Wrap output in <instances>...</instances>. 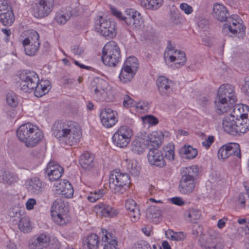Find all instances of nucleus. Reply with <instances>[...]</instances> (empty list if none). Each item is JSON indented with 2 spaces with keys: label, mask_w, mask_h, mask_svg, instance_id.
I'll list each match as a JSON object with an SVG mask.
<instances>
[{
  "label": "nucleus",
  "mask_w": 249,
  "mask_h": 249,
  "mask_svg": "<svg viewBox=\"0 0 249 249\" xmlns=\"http://www.w3.org/2000/svg\"><path fill=\"white\" fill-rule=\"evenodd\" d=\"M180 8L187 14H190L193 12L192 7L186 3H183L180 4Z\"/></svg>",
  "instance_id": "13d9d810"
},
{
  "label": "nucleus",
  "mask_w": 249,
  "mask_h": 249,
  "mask_svg": "<svg viewBox=\"0 0 249 249\" xmlns=\"http://www.w3.org/2000/svg\"><path fill=\"white\" fill-rule=\"evenodd\" d=\"M53 4L54 0H39L33 8V15L38 18L48 16L53 10Z\"/></svg>",
  "instance_id": "f8f14e48"
},
{
  "label": "nucleus",
  "mask_w": 249,
  "mask_h": 249,
  "mask_svg": "<svg viewBox=\"0 0 249 249\" xmlns=\"http://www.w3.org/2000/svg\"><path fill=\"white\" fill-rule=\"evenodd\" d=\"M162 3V0H142V5L144 6L146 8L156 10L158 9Z\"/></svg>",
  "instance_id": "58836bf2"
},
{
  "label": "nucleus",
  "mask_w": 249,
  "mask_h": 249,
  "mask_svg": "<svg viewBox=\"0 0 249 249\" xmlns=\"http://www.w3.org/2000/svg\"><path fill=\"white\" fill-rule=\"evenodd\" d=\"M103 195V191L101 190L95 191L94 193L91 192L90 195L88 196V199L91 202H94L99 199Z\"/></svg>",
  "instance_id": "09e8293b"
},
{
  "label": "nucleus",
  "mask_w": 249,
  "mask_h": 249,
  "mask_svg": "<svg viewBox=\"0 0 249 249\" xmlns=\"http://www.w3.org/2000/svg\"><path fill=\"white\" fill-rule=\"evenodd\" d=\"M52 131L60 143L70 146L76 144L81 136L79 124L72 121L55 122Z\"/></svg>",
  "instance_id": "7ed1b4c3"
},
{
  "label": "nucleus",
  "mask_w": 249,
  "mask_h": 249,
  "mask_svg": "<svg viewBox=\"0 0 249 249\" xmlns=\"http://www.w3.org/2000/svg\"><path fill=\"white\" fill-rule=\"evenodd\" d=\"M214 140L213 136H209L205 141L202 142V144L205 148L208 149L214 142Z\"/></svg>",
  "instance_id": "5fc2aeb1"
},
{
  "label": "nucleus",
  "mask_w": 249,
  "mask_h": 249,
  "mask_svg": "<svg viewBox=\"0 0 249 249\" xmlns=\"http://www.w3.org/2000/svg\"><path fill=\"white\" fill-rule=\"evenodd\" d=\"M130 178L126 173H121L115 170L109 176V188L114 194H121L129 187Z\"/></svg>",
  "instance_id": "0eeeda50"
},
{
  "label": "nucleus",
  "mask_w": 249,
  "mask_h": 249,
  "mask_svg": "<svg viewBox=\"0 0 249 249\" xmlns=\"http://www.w3.org/2000/svg\"><path fill=\"white\" fill-rule=\"evenodd\" d=\"M185 237V235L183 232H175L174 231V240L180 241L183 240Z\"/></svg>",
  "instance_id": "bf43d9fd"
},
{
  "label": "nucleus",
  "mask_w": 249,
  "mask_h": 249,
  "mask_svg": "<svg viewBox=\"0 0 249 249\" xmlns=\"http://www.w3.org/2000/svg\"><path fill=\"white\" fill-rule=\"evenodd\" d=\"M245 83L241 88L242 92L249 98V76H246L244 79Z\"/></svg>",
  "instance_id": "603ef678"
},
{
  "label": "nucleus",
  "mask_w": 249,
  "mask_h": 249,
  "mask_svg": "<svg viewBox=\"0 0 249 249\" xmlns=\"http://www.w3.org/2000/svg\"><path fill=\"white\" fill-rule=\"evenodd\" d=\"M55 190L66 198L73 196L74 190L71 184L67 180H58L54 184Z\"/></svg>",
  "instance_id": "412c9836"
},
{
  "label": "nucleus",
  "mask_w": 249,
  "mask_h": 249,
  "mask_svg": "<svg viewBox=\"0 0 249 249\" xmlns=\"http://www.w3.org/2000/svg\"><path fill=\"white\" fill-rule=\"evenodd\" d=\"M198 174V168L196 166L193 165L182 168L179 184V190L182 194H190L193 191Z\"/></svg>",
  "instance_id": "423d86ee"
},
{
  "label": "nucleus",
  "mask_w": 249,
  "mask_h": 249,
  "mask_svg": "<svg viewBox=\"0 0 249 249\" xmlns=\"http://www.w3.org/2000/svg\"><path fill=\"white\" fill-rule=\"evenodd\" d=\"M227 144L229 157L231 155H234L239 158H241V154L239 144L237 143L231 142Z\"/></svg>",
  "instance_id": "37998d69"
},
{
  "label": "nucleus",
  "mask_w": 249,
  "mask_h": 249,
  "mask_svg": "<svg viewBox=\"0 0 249 249\" xmlns=\"http://www.w3.org/2000/svg\"><path fill=\"white\" fill-rule=\"evenodd\" d=\"M147 159L149 164L152 165L163 168L166 165L163 153L157 147L149 148Z\"/></svg>",
  "instance_id": "6ab92c4d"
},
{
  "label": "nucleus",
  "mask_w": 249,
  "mask_h": 249,
  "mask_svg": "<svg viewBox=\"0 0 249 249\" xmlns=\"http://www.w3.org/2000/svg\"><path fill=\"white\" fill-rule=\"evenodd\" d=\"M97 213H101L102 215L105 217H112L116 215L117 212L112 207L101 203L95 207Z\"/></svg>",
  "instance_id": "c756f323"
},
{
  "label": "nucleus",
  "mask_w": 249,
  "mask_h": 249,
  "mask_svg": "<svg viewBox=\"0 0 249 249\" xmlns=\"http://www.w3.org/2000/svg\"><path fill=\"white\" fill-rule=\"evenodd\" d=\"M222 101H228L229 104L232 106L236 102L234 87L231 84L222 85L217 90V97Z\"/></svg>",
  "instance_id": "f3484780"
},
{
  "label": "nucleus",
  "mask_w": 249,
  "mask_h": 249,
  "mask_svg": "<svg viewBox=\"0 0 249 249\" xmlns=\"http://www.w3.org/2000/svg\"><path fill=\"white\" fill-rule=\"evenodd\" d=\"M11 8L8 1L6 0H0V13L4 10Z\"/></svg>",
  "instance_id": "0e129e2a"
},
{
  "label": "nucleus",
  "mask_w": 249,
  "mask_h": 249,
  "mask_svg": "<svg viewBox=\"0 0 249 249\" xmlns=\"http://www.w3.org/2000/svg\"><path fill=\"white\" fill-rule=\"evenodd\" d=\"M108 83L101 78H96L91 83L90 90L94 98L99 101H109Z\"/></svg>",
  "instance_id": "9d476101"
},
{
  "label": "nucleus",
  "mask_w": 249,
  "mask_h": 249,
  "mask_svg": "<svg viewBox=\"0 0 249 249\" xmlns=\"http://www.w3.org/2000/svg\"><path fill=\"white\" fill-rule=\"evenodd\" d=\"M25 185L27 191L33 195H40L44 187V182L37 177L27 179Z\"/></svg>",
  "instance_id": "aec40b11"
},
{
  "label": "nucleus",
  "mask_w": 249,
  "mask_h": 249,
  "mask_svg": "<svg viewBox=\"0 0 249 249\" xmlns=\"http://www.w3.org/2000/svg\"><path fill=\"white\" fill-rule=\"evenodd\" d=\"M18 226L23 232H29L32 229L29 217L26 216L21 217Z\"/></svg>",
  "instance_id": "4c0bfd02"
},
{
  "label": "nucleus",
  "mask_w": 249,
  "mask_h": 249,
  "mask_svg": "<svg viewBox=\"0 0 249 249\" xmlns=\"http://www.w3.org/2000/svg\"><path fill=\"white\" fill-rule=\"evenodd\" d=\"M0 179L3 183L9 185L17 182L18 177L14 173L2 171L0 175Z\"/></svg>",
  "instance_id": "2f4dec72"
},
{
  "label": "nucleus",
  "mask_w": 249,
  "mask_h": 249,
  "mask_svg": "<svg viewBox=\"0 0 249 249\" xmlns=\"http://www.w3.org/2000/svg\"><path fill=\"white\" fill-rule=\"evenodd\" d=\"M179 153L184 155L183 157L188 159L195 158L197 154L196 149L190 145H184L179 150Z\"/></svg>",
  "instance_id": "c9c22d12"
},
{
  "label": "nucleus",
  "mask_w": 249,
  "mask_h": 249,
  "mask_svg": "<svg viewBox=\"0 0 249 249\" xmlns=\"http://www.w3.org/2000/svg\"><path fill=\"white\" fill-rule=\"evenodd\" d=\"M145 123H147L151 125H156L159 123L158 119L152 115H146L143 118Z\"/></svg>",
  "instance_id": "3c124183"
},
{
  "label": "nucleus",
  "mask_w": 249,
  "mask_h": 249,
  "mask_svg": "<svg viewBox=\"0 0 249 249\" xmlns=\"http://www.w3.org/2000/svg\"><path fill=\"white\" fill-rule=\"evenodd\" d=\"M16 133L18 140L24 142L28 147H35L43 137L42 132L36 126L30 123L21 125Z\"/></svg>",
  "instance_id": "39448f33"
},
{
  "label": "nucleus",
  "mask_w": 249,
  "mask_h": 249,
  "mask_svg": "<svg viewBox=\"0 0 249 249\" xmlns=\"http://www.w3.org/2000/svg\"><path fill=\"white\" fill-rule=\"evenodd\" d=\"M209 20L206 19L200 20L198 22V26L202 30H205L209 25Z\"/></svg>",
  "instance_id": "052dcab7"
},
{
  "label": "nucleus",
  "mask_w": 249,
  "mask_h": 249,
  "mask_svg": "<svg viewBox=\"0 0 249 249\" xmlns=\"http://www.w3.org/2000/svg\"><path fill=\"white\" fill-rule=\"evenodd\" d=\"M6 100L7 105L12 108L17 107L18 103L17 95L13 92L6 94Z\"/></svg>",
  "instance_id": "c03bdc74"
},
{
  "label": "nucleus",
  "mask_w": 249,
  "mask_h": 249,
  "mask_svg": "<svg viewBox=\"0 0 249 249\" xmlns=\"http://www.w3.org/2000/svg\"><path fill=\"white\" fill-rule=\"evenodd\" d=\"M161 214L160 208L155 205L150 206L146 211V217L150 220L153 221L160 217Z\"/></svg>",
  "instance_id": "f704fd0d"
},
{
  "label": "nucleus",
  "mask_w": 249,
  "mask_h": 249,
  "mask_svg": "<svg viewBox=\"0 0 249 249\" xmlns=\"http://www.w3.org/2000/svg\"><path fill=\"white\" fill-rule=\"evenodd\" d=\"M132 249H151V248L148 244L143 243L135 245Z\"/></svg>",
  "instance_id": "69168bd1"
},
{
  "label": "nucleus",
  "mask_w": 249,
  "mask_h": 249,
  "mask_svg": "<svg viewBox=\"0 0 249 249\" xmlns=\"http://www.w3.org/2000/svg\"><path fill=\"white\" fill-rule=\"evenodd\" d=\"M145 143L140 140H134L131 144V150L135 153L141 154L142 153L145 148Z\"/></svg>",
  "instance_id": "a19ab883"
},
{
  "label": "nucleus",
  "mask_w": 249,
  "mask_h": 249,
  "mask_svg": "<svg viewBox=\"0 0 249 249\" xmlns=\"http://www.w3.org/2000/svg\"><path fill=\"white\" fill-rule=\"evenodd\" d=\"M176 50L174 49V45L172 44V42L170 40H168L167 47L166 48L165 53L170 52V53H173L174 51Z\"/></svg>",
  "instance_id": "774afa93"
},
{
  "label": "nucleus",
  "mask_w": 249,
  "mask_h": 249,
  "mask_svg": "<svg viewBox=\"0 0 249 249\" xmlns=\"http://www.w3.org/2000/svg\"><path fill=\"white\" fill-rule=\"evenodd\" d=\"M171 201L173 204L178 206H182L184 203L183 199L179 197H173L171 199Z\"/></svg>",
  "instance_id": "338daca9"
},
{
  "label": "nucleus",
  "mask_w": 249,
  "mask_h": 249,
  "mask_svg": "<svg viewBox=\"0 0 249 249\" xmlns=\"http://www.w3.org/2000/svg\"><path fill=\"white\" fill-rule=\"evenodd\" d=\"M115 22L104 18L97 17L95 21V29L101 36L107 38H113L116 35Z\"/></svg>",
  "instance_id": "1a4fd4ad"
},
{
  "label": "nucleus",
  "mask_w": 249,
  "mask_h": 249,
  "mask_svg": "<svg viewBox=\"0 0 249 249\" xmlns=\"http://www.w3.org/2000/svg\"><path fill=\"white\" fill-rule=\"evenodd\" d=\"M39 36L36 31L31 32V35L22 41L26 54L29 56L34 55L39 49L40 42Z\"/></svg>",
  "instance_id": "ddd939ff"
},
{
  "label": "nucleus",
  "mask_w": 249,
  "mask_h": 249,
  "mask_svg": "<svg viewBox=\"0 0 249 249\" xmlns=\"http://www.w3.org/2000/svg\"><path fill=\"white\" fill-rule=\"evenodd\" d=\"M216 105V112L219 115H223L231 109V105L228 101L219 100L217 98L215 102Z\"/></svg>",
  "instance_id": "473e14b6"
},
{
  "label": "nucleus",
  "mask_w": 249,
  "mask_h": 249,
  "mask_svg": "<svg viewBox=\"0 0 249 249\" xmlns=\"http://www.w3.org/2000/svg\"><path fill=\"white\" fill-rule=\"evenodd\" d=\"M124 18V21L132 29H140L143 23L141 14L134 9H126Z\"/></svg>",
  "instance_id": "dca6fc26"
},
{
  "label": "nucleus",
  "mask_w": 249,
  "mask_h": 249,
  "mask_svg": "<svg viewBox=\"0 0 249 249\" xmlns=\"http://www.w3.org/2000/svg\"><path fill=\"white\" fill-rule=\"evenodd\" d=\"M133 135L132 129L128 126H121L112 136L113 143L118 147H126Z\"/></svg>",
  "instance_id": "9b49d317"
},
{
  "label": "nucleus",
  "mask_w": 249,
  "mask_h": 249,
  "mask_svg": "<svg viewBox=\"0 0 249 249\" xmlns=\"http://www.w3.org/2000/svg\"><path fill=\"white\" fill-rule=\"evenodd\" d=\"M199 242L201 247L205 249H222L224 247L222 240L217 235L212 236L206 241L202 239Z\"/></svg>",
  "instance_id": "b1692460"
},
{
  "label": "nucleus",
  "mask_w": 249,
  "mask_h": 249,
  "mask_svg": "<svg viewBox=\"0 0 249 249\" xmlns=\"http://www.w3.org/2000/svg\"><path fill=\"white\" fill-rule=\"evenodd\" d=\"M71 51L75 55H80L83 53V49L78 45H74L71 47Z\"/></svg>",
  "instance_id": "680f3d73"
},
{
  "label": "nucleus",
  "mask_w": 249,
  "mask_h": 249,
  "mask_svg": "<svg viewBox=\"0 0 249 249\" xmlns=\"http://www.w3.org/2000/svg\"><path fill=\"white\" fill-rule=\"evenodd\" d=\"M100 117L102 124L107 128H110L118 122V113L110 108L102 109Z\"/></svg>",
  "instance_id": "a211bd4d"
},
{
  "label": "nucleus",
  "mask_w": 249,
  "mask_h": 249,
  "mask_svg": "<svg viewBox=\"0 0 249 249\" xmlns=\"http://www.w3.org/2000/svg\"><path fill=\"white\" fill-rule=\"evenodd\" d=\"M50 242V238L42 233L31 239L29 242L30 249H43L46 248Z\"/></svg>",
  "instance_id": "393cba45"
},
{
  "label": "nucleus",
  "mask_w": 249,
  "mask_h": 249,
  "mask_svg": "<svg viewBox=\"0 0 249 249\" xmlns=\"http://www.w3.org/2000/svg\"><path fill=\"white\" fill-rule=\"evenodd\" d=\"M123 66L137 72L139 68V63L137 58L133 56L129 57L124 63Z\"/></svg>",
  "instance_id": "79ce46f5"
},
{
  "label": "nucleus",
  "mask_w": 249,
  "mask_h": 249,
  "mask_svg": "<svg viewBox=\"0 0 249 249\" xmlns=\"http://www.w3.org/2000/svg\"><path fill=\"white\" fill-rule=\"evenodd\" d=\"M136 72L130 69L123 66L119 74L120 80L124 83L130 81L134 77Z\"/></svg>",
  "instance_id": "72a5a7b5"
},
{
  "label": "nucleus",
  "mask_w": 249,
  "mask_h": 249,
  "mask_svg": "<svg viewBox=\"0 0 249 249\" xmlns=\"http://www.w3.org/2000/svg\"><path fill=\"white\" fill-rule=\"evenodd\" d=\"M94 156L89 152H84L80 157L79 163L82 168L90 171L94 167Z\"/></svg>",
  "instance_id": "bb28decb"
},
{
  "label": "nucleus",
  "mask_w": 249,
  "mask_h": 249,
  "mask_svg": "<svg viewBox=\"0 0 249 249\" xmlns=\"http://www.w3.org/2000/svg\"><path fill=\"white\" fill-rule=\"evenodd\" d=\"M156 84L160 95L168 96L171 90L172 81L164 76H160L157 78Z\"/></svg>",
  "instance_id": "a878e982"
},
{
  "label": "nucleus",
  "mask_w": 249,
  "mask_h": 249,
  "mask_svg": "<svg viewBox=\"0 0 249 249\" xmlns=\"http://www.w3.org/2000/svg\"><path fill=\"white\" fill-rule=\"evenodd\" d=\"M65 204L61 199H57L52 205L51 213L52 216L54 217V221L60 225L66 224V221L64 218V213L66 211Z\"/></svg>",
  "instance_id": "2eb2a0df"
},
{
  "label": "nucleus",
  "mask_w": 249,
  "mask_h": 249,
  "mask_svg": "<svg viewBox=\"0 0 249 249\" xmlns=\"http://www.w3.org/2000/svg\"><path fill=\"white\" fill-rule=\"evenodd\" d=\"M102 58L104 63L108 66L114 67L120 62V50L115 42L111 41L105 45Z\"/></svg>",
  "instance_id": "6e6552de"
},
{
  "label": "nucleus",
  "mask_w": 249,
  "mask_h": 249,
  "mask_svg": "<svg viewBox=\"0 0 249 249\" xmlns=\"http://www.w3.org/2000/svg\"><path fill=\"white\" fill-rule=\"evenodd\" d=\"M20 89L25 92H34L36 97H41L47 93L51 88L49 80L39 81L38 75L34 71H26L19 77Z\"/></svg>",
  "instance_id": "20e7f679"
},
{
  "label": "nucleus",
  "mask_w": 249,
  "mask_h": 249,
  "mask_svg": "<svg viewBox=\"0 0 249 249\" xmlns=\"http://www.w3.org/2000/svg\"><path fill=\"white\" fill-rule=\"evenodd\" d=\"M127 168L130 173L134 176H138L139 175V168L137 166L135 162L129 163L127 164Z\"/></svg>",
  "instance_id": "8fccbe9b"
},
{
  "label": "nucleus",
  "mask_w": 249,
  "mask_h": 249,
  "mask_svg": "<svg viewBox=\"0 0 249 249\" xmlns=\"http://www.w3.org/2000/svg\"><path fill=\"white\" fill-rule=\"evenodd\" d=\"M15 18L11 8L0 13V22L4 26H10L14 21Z\"/></svg>",
  "instance_id": "7c9ffc66"
},
{
  "label": "nucleus",
  "mask_w": 249,
  "mask_h": 249,
  "mask_svg": "<svg viewBox=\"0 0 249 249\" xmlns=\"http://www.w3.org/2000/svg\"><path fill=\"white\" fill-rule=\"evenodd\" d=\"M222 126L227 133L235 136L249 130V107L248 106H236L233 112L223 119Z\"/></svg>",
  "instance_id": "f257e3e1"
},
{
  "label": "nucleus",
  "mask_w": 249,
  "mask_h": 249,
  "mask_svg": "<svg viewBox=\"0 0 249 249\" xmlns=\"http://www.w3.org/2000/svg\"><path fill=\"white\" fill-rule=\"evenodd\" d=\"M148 104L147 102L142 101L138 103H135V107L140 110H145L148 108Z\"/></svg>",
  "instance_id": "6e6d98bb"
},
{
  "label": "nucleus",
  "mask_w": 249,
  "mask_h": 249,
  "mask_svg": "<svg viewBox=\"0 0 249 249\" xmlns=\"http://www.w3.org/2000/svg\"><path fill=\"white\" fill-rule=\"evenodd\" d=\"M45 173L50 181L57 180L62 176L63 169L60 165L50 162L45 169Z\"/></svg>",
  "instance_id": "5701e85b"
},
{
  "label": "nucleus",
  "mask_w": 249,
  "mask_h": 249,
  "mask_svg": "<svg viewBox=\"0 0 249 249\" xmlns=\"http://www.w3.org/2000/svg\"><path fill=\"white\" fill-rule=\"evenodd\" d=\"M71 15L70 13L64 11H59L56 13L55 17V20L60 24H65L70 18Z\"/></svg>",
  "instance_id": "ea45409f"
},
{
  "label": "nucleus",
  "mask_w": 249,
  "mask_h": 249,
  "mask_svg": "<svg viewBox=\"0 0 249 249\" xmlns=\"http://www.w3.org/2000/svg\"><path fill=\"white\" fill-rule=\"evenodd\" d=\"M87 240V245L89 249H92L94 247H98L99 239L97 234L94 233L90 234L88 236Z\"/></svg>",
  "instance_id": "49530a36"
},
{
  "label": "nucleus",
  "mask_w": 249,
  "mask_h": 249,
  "mask_svg": "<svg viewBox=\"0 0 249 249\" xmlns=\"http://www.w3.org/2000/svg\"><path fill=\"white\" fill-rule=\"evenodd\" d=\"M36 200L34 198L29 199L26 203V209L28 210L33 209L34 206L36 204Z\"/></svg>",
  "instance_id": "e2e57ef3"
},
{
  "label": "nucleus",
  "mask_w": 249,
  "mask_h": 249,
  "mask_svg": "<svg viewBox=\"0 0 249 249\" xmlns=\"http://www.w3.org/2000/svg\"><path fill=\"white\" fill-rule=\"evenodd\" d=\"M135 102L129 96L126 95L124 97L123 105L124 107H129L135 105Z\"/></svg>",
  "instance_id": "864d4df0"
},
{
  "label": "nucleus",
  "mask_w": 249,
  "mask_h": 249,
  "mask_svg": "<svg viewBox=\"0 0 249 249\" xmlns=\"http://www.w3.org/2000/svg\"><path fill=\"white\" fill-rule=\"evenodd\" d=\"M102 242L107 243L104 246V249H118V238L115 236L114 231H108L106 230H102Z\"/></svg>",
  "instance_id": "4be33fe9"
},
{
  "label": "nucleus",
  "mask_w": 249,
  "mask_h": 249,
  "mask_svg": "<svg viewBox=\"0 0 249 249\" xmlns=\"http://www.w3.org/2000/svg\"><path fill=\"white\" fill-rule=\"evenodd\" d=\"M164 58L166 64H172L170 66L173 69L178 68L184 65L186 61V58L184 52L176 50L173 53H165Z\"/></svg>",
  "instance_id": "4468645a"
},
{
  "label": "nucleus",
  "mask_w": 249,
  "mask_h": 249,
  "mask_svg": "<svg viewBox=\"0 0 249 249\" xmlns=\"http://www.w3.org/2000/svg\"><path fill=\"white\" fill-rule=\"evenodd\" d=\"M227 144L222 146L218 151V157L219 159H225L229 157Z\"/></svg>",
  "instance_id": "de8ad7c7"
},
{
  "label": "nucleus",
  "mask_w": 249,
  "mask_h": 249,
  "mask_svg": "<svg viewBox=\"0 0 249 249\" xmlns=\"http://www.w3.org/2000/svg\"><path fill=\"white\" fill-rule=\"evenodd\" d=\"M174 145L172 143H169L163 148L165 153V157L170 160H174L175 159Z\"/></svg>",
  "instance_id": "a18cd8bd"
},
{
  "label": "nucleus",
  "mask_w": 249,
  "mask_h": 249,
  "mask_svg": "<svg viewBox=\"0 0 249 249\" xmlns=\"http://www.w3.org/2000/svg\"><path fill=\"white\" fill-rule=\"evenodd\" d=\"M111 13L113 16H115L116 18H117L120 20L124 21V16H123L122 15V13L121 12L118 11L115 7H111Z\"/></svg>",
  "instance_id": "4d7b16f0"
},
{
  "label": "nucleus",
  "mask_w": 249,
  "mask_h": 249,
  "mask_svg": "<svg viewBox=\"0 0 249 249\" xmlns=\"http://www.w3.org/2000/svg\"><path fill=\"white\" fill-rule=\"evenodd\" d=\"M163 138V136L161 132L154 131L147 136V138L144 142L148 146H151L158 148L162 143Z\"/></svg>",
  "instance_id": "cd10ccee"
},
{
  "label": "nucleus",
  "mask_w": 249,
  "mask_h": 249,
  "mask_svg": "<svg viewBox=\"0 0 249 249\" xmlns=\"http://www.w3.org/2000/svg\"><path fill=\"white\" fill-rule=\"evenodd\" d=\"M186 220L188 222L196 223V220L199 219L201 216V213L199 210L194 209H190L185 213Z\"/></svg>",
  "instance_id": "e433bc0d"
},
{
  "label": "nucleus",
  "mask_w": 249,
  "mask_h": 249,
  "mask_svg": "<svg viewBox=\"0 0 249 249\" xmlns=\"http://www.w3.org/2000/svg\"><path fill=\"white\" fill-rule=\"evenodd\" d=\"M212 14L214 18L220 22H223L227 19V23L224 25L222 29L223 33L229 31L239 38H243L245 36V27L243 25V21L241 18L237 15H233L228 18L229 13L223 5L214 4Z\"/></svg>",
  "instance_id": "f03ea898"
},
{
  "label": "nucleus",
  "mask_w": 249,
  "mask_h": 249,
  "mask_svg": "<svg viewBox=\"0 0 249 249\" xmlns=\"http://www.w3.org/2000/svg\"><path fill=\"white\" fill-rule=\"evenodd\" d=\"M125 207L129 211L128 214L132 218L133 222L138 219L140 216V210L136 203L133 199L127 200L125 204Z\"/></svg>",
  "instance_id": "c85d7f7f"
}]
</instances>
